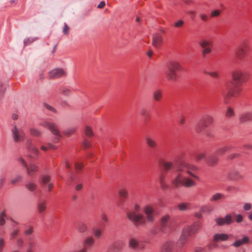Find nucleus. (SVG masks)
I'll return each mask as SVG.
<instances>
[{
    "instance_id": "nucleus-1",
    "label": "nucleus",
    "mask_w": 252,
    "mask_h": 252,
    "mask_svg": "<svg viewBox=\"0 0 252 252\" xmlns=\"http://www.w3.org/2000/svg\"><path fill=\"white\" fill-rule=\"evenodd\" d=\"M172 169H175L178 172L176 177L172 181V185L175 188L182 186L190 188L195 185V182L191 179L185 177L184 173H187L193 178L199 180V177L194 173L198 170L195 165L189 164L183 160L181 157H177Z\"/></svg>"
},
{
    "instance_id": "nucleus-2",
    "label": "nucleus",
    "mask_w": 252,
    "mask_h": 252,
    "mask_svg": "<svg viewBox=\"0 0 252 252\" xmlns=\"http://www.w3.org/2000/svg\"><path fill=\"white\" fill-rule=\"evenodd\" d=\"M232 78L234 81L233 86L228 85L229 91L223 94L224 101L226 104L229 102L230 97H235L240 93L242 90L239 86L247 81L248 74L239 70H235L232 73Z\"/></svg>"
},
{
    "instance_id": "nucleus-3",
    "label": "nucleus",
    "mask_w": 252,
    "mask_h": 252,
    "mask_svg": "<svg viewBox=\"0 0 252 252\" xmlns=\"http://www.w3.org/2000/svg\"><path fill=\"white\" fill-rule=\"evenodd\" d=\"M201 222L200 220L194 222L190 226L185 227L182 231L181 236L177 243L178 247L182 248L187 242L190 236L197 233L201 227Z\"/></svg>"
},
{
    "instance_id": "nucleus-4",
    "label": "nucleus",
    "mask_w": 252,
    "mask_h": 252,
    "mask_svg": "<svg viewBox=\"0 0 252 252\" xmlns=\"http://www.w3.org/2000/svg\"><path fill=\"white\" fill-rule=\"evenodd\" d=\"M167 69L165 71L167 79L169 81H176L180 78L184 72V68L176 61L169 62L166 65Z\"/></svg>"
},
{
    "instance_id": "nucleus-5",
    "label": "nucleus",
    "mask_w": 252,
    "mask_h": 252,
    "mask_svg": "<svg viewBox=\"0 0 252 252\" xmlns=\"http://www.w3.org/2000/svg\"><path fill=\"white\" fill-rule=\"evenodd\" d=\"M159 164L162 170L159 176V183L162 189L165 190L169 188V186L165 183L166 178V174L169 171L172 169L174 166V163L172 161H166L163 159H161L159 161Z\"/></svg>"
},
{
    "instance_id": "nucleus-6",
    "label": "nucleus",
    "mask_w": 252,
    "mask_h": 252,
    "mask_svg": "<svg viewBox=\"0 0 252 252\" xmlns=\"http://www.w3.org/2000/svg\"><path fill=\"white\" fill-rule=\"evenodd\" d=\"M176 223L175 219L169 215H165L160 219V230L164 233H170L176 227Z\"/></svg>"
},
{
    "instance_id": "nucleus-7",
    "label": "nucleus",
    "mask_w": 252,
    "mask_h": 252,
    "mask_svg": "<svg viewBox=\"0 0 252 252\" xmlns=\"http://www.w3.org/2000/svg\"><path fill=\"white\" fill-rule=\"evenodd\" d=\"M134 209V210L127 213V217L128 220L136 227L145 224L146 220L144 216L141 214L136 213L139 211L140 206L138 204H136Z\"/></svg>"
},
{
    "instance_id": "nucleus-8",
    "label": "nucleus",
    "mask_w": 252,
    "mask_h": 252,
    "mask_svg": "<svg viewBox=\"0 0 252 252\" xmlns=\"http://www.w3.org/2000/svg\"><path fill=\"white\" fill-rule=\"evenodd\" d=\"M251 47L248 41H243L235 51V56L239 60L244 59L251 51Z\"/></svg>"
},
{
    "instance_id": "nucleus-9",
    "label": "nucleus",
    "mask_w": 252,
    "mask_h": 252,
    "mask_svg": "<svg viewBox=\"0 0 252 252\" xmlns=\"http://www.w3.org/2000/svg\"><path fill=\"white\" fill-rule=\"evenodd\" d=\"M214 122L213 117L208 114L203 115L201 118L196 128L197 133L204 131L206 128L212 125Z\"/></svg>"
},
{
    "instance_id": "nucleus-10",
    "label": "nucleus",
    "mask_w": 252,
    "mask_h": 252,
    "mask_svg": "<svg viewBox=\"0 0 252 252\" xmlns=\"http://www.w3.org/2000/svg\"><path fill=\"white\" fill-rule=\"evenodd\" d=\"M40 125L42 126L47 128L54 135L57 136V137L54 140V142L55 143H57L59 141L60 138L61 137V134L55 124L48 121H44L41 123Z\"/></svg>"
},
{
    "instance_id": "nucleus-11",
    "label": "nucleus",
    "mask_w": 252,
    "mask_h": 252,
    "mask_svg": "<svg viewBox=\"0 0 252 252\" xmlns=\"http://www.w3.org/2000/svg\"><path fill=\"white\" fill-rule=\"evenodd\" d=\"M199 44L203 49L202 56L203 58H205L207 55L212 52V48L213 46V41L211 39H202L199 41Z\"/></svg>"
},
{
    "instance_id": "nucleus-12",
    "label": "nucleus",
    "mask_w": 252,
    "mask_h": 252,
    "mask_svg": "<svg viewBox=\"0 0 252 252\" xmlns=\"http://www.w3.org/2000/svg\"><path fill=\"white\" fill-rule=\"evenodd\" d=\"M195 160L197 161H200L203 159H205L207 164L210 166L215 165L218 162L219 158L215 155H211L207 158L204 153H200L195 155Z\"/></svg>"
},
{
    "instance_id": "nucleus-13",
    "label": "nucleus",
    "mask_w": 252,
    "mask_h": 252,
    "mask_svg": "<svg viewBox=\"0 0 252 252\" xmlns=\"http://www.w3.org/2000/svg\"><path fill=\"white\" fill-rule=\"evenodd\" d=\"M19 233V229H15L10 233L9 236V240L13 241L15 240V244L16 246L19 249H22L25 244L24 239L21 237H16L18 236Z\"/></svg>"
},
{
    "instance_id": "nucleus-14",
    "label": "nucleus",
    "mask_w": 252,
    "mask_h": 252,
    "mask_svg": "<svg viewBox=\"0 0 252 252\" xmlns=\"http://www.w3.org/2000/svg\"><path fill=\"white\" fill-rule=\"evenodd\" d=\"M18 161L26 169L27 174L30 176H32L39 169L38 167L34 164L28 165L22 158H19Z\"/></svg>"
},
{
    "instance_id": "nucleus-15",
    "label": "nucleus",
    "mask_w": 252,
    "mask_h": 252,
    "mask_svg": "<svg viewBox=\"0 0 252 252\" xmlns=\"http://www.w3.org/2000/svg\"><path fill=\"white\" fill-rule=\"evenodd\" d=\"M12 136L15 142L22 141L26 138V135L24 131L21 129H18L14 126L12 129Z\"/></svg>"
},
{
    "instance_id": "nucleus-16",
    "label": "nucleus",
    "mask_w": 252,
    "mask_h": 252,
    "mask_svg": "<svg viewBox=\"0 0 252 252\" xmlns=\"http://www.w3.org/2000/svg\"><path fill=\"white\" fill-rule=\"evenodd\" d=\"M50 181V176L48 175H43L41 177L40 185L43 189H45L46 187H47V190L50 192L54 187L53 183H51Z\"/></svg>"
},
{
    "instance_id": "nucleus-17",
    "label": "nucleus",
    "mask_w": 252,
    "mask_h": 252,
    "mask_svg": "<svg viewBox=\"0 0 252 252\" xmlns=\"http://www.w3.org/2000/svg\"><path fill=\"white\" fill-rule=\"evenodd\" d=\"M218 225H229L233 222V219L231 215H226L224 218H218L215 220Z\"/></svg>"
},
{
    "instance_id": "nucleus-18",
    "label": "nucleus",
    "mask_w": 252,
    "mask_h": 252,
    "mask_svg": "<svg viewBox=\"0 0 252 252\" xmlns=\"http://www.w3.org/2000/svg\"><path fill=\"white\" fill-rule=\"evenodd\" d=\"M65 75V72L62 68H56L51 70L48 75L49 79L58 78Z\"/></svg>"
},
{
    "instance_id": "nucleus-19",
    "label": "nucleus",
    "mask_w": 252,
    "mask_h": 252,
    "mask_svg": "<svg viewBox=\"0 0 252 252\" xmlns=\"http://www.w3.org/2000/svg\"><path fill=\"white\" fill-rule=\"evenodd\" d=\"M27 248L25 252H34L36 247V243L33 236L29 237L27 239Z\"/></svg>"
},
{
    "instance_id": "nucleus-20",
    "label": "nucleus",
    "mask_w": 252,
    "mask_h": 252,
    "mask_svg": "<svg viewBox=\"0 0 252 252\" xmlns=\"http://www.w3.org/2000/svg\"><path fill=\"white\" fill-rule=\"evenodd\" d=\"M227 178L229 180L238 181L242 179L243 176L238 171L233 170L228 173Z\"/></svg>"
},
{
    "instance_id": "nucleus-21",
    "label": "nucleus",
    "mask_w": 252,
    "mask_h": 252,
    "mask_svg": "<svg viewBox=\"0 0 252 252\" xmlns=\"http://www.w3.org/2000/svg\"><path fill=\"white\" fill-rule=\"evenodd\" d=\"M94 244V239L92 236L87 237L83 243V247L82 248L83 250H85V251L87 252L88 250H90L92 248Z\"/></svg>"
},
{
    "instance_id": "nucleus-22",
    "label": "nucleus",
    "mask_w": 252,
    "mask_h": 252,
    "mask_svg": "<svg viewBox=\"0 0 252 252\" xmlns=\"http://www.w3.org/2000/svg\"><path fill=\"white\" fill-rule=\"evenodd\" d=\"M27 148L29 152L31 153L32 157L34 158L39 154V150L32 145L31 140L29 139L27 142Z\"/></svg>"
},
{
    "instance_id": "nucleus-23",
    "label": "nucleus",
    "mask_w": 252,
    "mask_h": 252,
    "mask_svg": "<svg viewBox=\"0 0 252 252\" xmlns=\"http://www.w3.org/2000/svg\"><path fill=\"white\" fill-rule=\"evenodd\" d=\"M144 213L146 215L147 220L153 222L154 220V210L150 206H146L145 208Z\"/></svg>"
},
{
    "instance_id": "nucleus-24",
    "label": "nucleus",
    "mask_w": 252,
    "mask_h": 252,
    "mask_svg": "<svg viewBox=\"0 0 252 252\" xmlns=\"http://www.w3.org/2000/svg\"><path fill=\"white\" fill-rule=\"evenodd\" d=\"M123 247V243L121 241L114 242L108 249V252H120Z\"/></svg>"
},
{
    "instance_id": "nucleus-25",
    "label": "nucleus",
    "mask_w": 252,
    "mask_h": 252,
    "mask_svg": "<svg viewBox=\"0 0 252 252\" xmlns=\"http://www.w3.org/2000/svg\"><path fill=\"white\" fill-rule=\"evenodd\" d=\"M239 121L241 124L252 122V113L246 112L242 114L240 116Z\"/></svg>"
},
{
    "instance_id": "nucleus-26",
    "label": "nucleus",
    "mask_w": 252,
    "mask_h": 252,
    "mask_svg": "<svg viewBox=\"0 0 252 252\" xmlns=\"http://www.w3.org/2000/svg\"><path fill=\"white\" fill-rule=\"evenodd\" d=\"M46 209V200L45 198H40L37 201V210L39 214H41Z\"/></svg>"
},
{
    "instance_id": "nucleus-27",
    "label": "nucleus",
    "mask_w": 252,
    "mask_h": 252,
    "mask_svg": "<svg viewBox=\"0 0 252 252\" xmlns=\"http://www.w3.org/2000/svg\"><path fill=\"white\" fill-rule=\"evenodd\" d=\"M129 247L134 249L142 250L144 248V246L142 243H139L134 238H131L129 240Z\"/></svg>"
},
{
    "instance_id": "nucleus-28",
    "label": "nucleus",
    "mask_w": 252,
    "mask_h": 252,
    "mask_svg": "<svg viewBox=\"0 0 252 252\" xmlns=\"http://www.w3.org/2000/svg\"><path fill=\"white\" fill-rule=\"evenodd\" d=\"M174 245L173 241L166 242L162 246L160 252H172Z\"/></svg>"
},
{
    "instance_id": "nucleus-29",
    "label": "nucleus",
    "mask_w": 252,
    "mask_h": 252,
    "mask_svg": "<svg viewBox=\"0 0 252 252\" xmlns=\"http://www.w3.org/2000/svg\"><path fill=\"white\" fill-rule=\"evenodd\" d=\"M229 235L224 233H217L213 236V241L215 242L227 241Z\"/></svg>"
},
{
    "instance_id": "nucleus-30",
    "label": "nucleus",
    "mask_w": 252,
    "mask_h": 252,
    "mask_svg": "<svg viewBox=\"0 0 252 252\" xmlns=\"http://www.w3.org/2000/svg\"><path fill=\"white\" fill-rule=\"evenodd\" d=\"M249 241L250 238L248 236H245L242 239L235 241L232 245L236 248H238L244 244L249 243Z\"/></svg>"
},
{
    "instance_id": "nucleus-31",
    "label": "nucleus",
    "mask_w": 252,
    "mask_h": 252,
    "mask_svg": "<svg viewBox=\"0 0 252 252\" xmlns=\"http://www.w3.org/2000/svg\"><path fill=\"white\" fill-rule=\"evenodd\" d=\"M233 147L231 145H228L218 149L213 155H215L218 158V156H221L223 155L226 152L232 149Z\"/></svg>"
},
{
    "instance_id": "nucleus-32",
    "label": "nucleus",
    "mask_w": 252,
    "mask_h": 252,
    "mask_svg": "<svg viewBox=\"0 0 252 252\" xmlns=\"http://www.w3.org/2000/svg\"><path fill=\"white\" fill-rule=\"evenodd\" d=\"M162 42V37L160 34L157 33L153 35L152 44L155 47H157L160 46Z\"/></svg>"
},
{
    "instance_id": "nucleus-33",
    "label": "nucleus",
    "mask_w": 252,
    "mask_h": 252,
    "mask_svg": "<svg viewBox=\"0 0 252 252\" xmlns=\"http://www.w3.org/2000/svg\"><path fill=\"white\" fill-rule=\"evenodd\" d=\"M140 114L141 116L144 118V121L145 122L149 121L151 118L150 111L145 108H142L140 111Z\"/></svg>"
},
{
    "instance_id": "nucleus-34",
    "label": "nucleus",
    "mask_w": 252,
    "mask_h": 252,
    "mask_svg": "<svg viewBox=\"0 0 252 252\" xmlns=\"http://www.w3.org/2000/svg\"><path fill=\"white\" fill-rule=\"evenodd\" d=\"M153 98L156 101H159L162 97V92L160 90H157L153 92Z\"/></svg>"
},
{
    "instance_id": "nucleus-35",
    "label": "nucleus",
    "mask_w": 252,
    "mask_h": 252,
    "mask_svg": "<svg viewBox=\"0 0 252 252\" xmlns=\"http://www.w3.org/2000/svg\"><path fill=\"white\" fill-rule=\"evenodd\" d=\"M76 229L81 233H84L87 230V225L82 222H79L76 226Z\"/></svg>"
},
{
    "instance_id": "nucleus-36",
    "label": "nucleus",
    "mask_w": 252,
    "mask_h": 252,
    "mask_svg": "<svg viewBox=\"0 0 252 252\" xmlns=\"http://www.w3.org/2000/svg\"><path fill=\"white\" fill-rule=\"evenodd\" d=\"M5 219H8L5 210H3L0 213V226H3L5 224Z\"/></svg>"
},
{
    "instance_id": "nucleus-37",
    "label": "nucleus",
    "mask_w": 252,
    "mask_h": 252,
    "mask_svg": "<svg viewBox=\"0 0 252 252\" xmlns=\"http://www.w3.org/2000/svg\"><path fill=\"white\" fill-rule=\"evenodd\" d=\"M147 145L151 148H154L157 147V143L152 138L148 137L146 139Z\"/></svg>"
},
{
    "instance_id": "nucleus-38",
    "label": "nucleus",
    "mask_w": 252,
    "mask_h": 252,
    "mask_svg": "<svg viewBox=\"0 0 252 252\" xmlns=\"http://www.w3.org/2000/svg\"><path fill=\"white\" fill-rule=\"evenodd\" d=\"M205 73L208 74L211 76L212 77L216 79H220V75L219 72L217 71H205Z\"/></svg>"
},
{
    "instance_id": "nucleus-39",
    "label": "nucleus",
    "mask_w": 252,
    "mask_h": 252,
    "mask_svg": "<svg viewBox=\"0 0 252 252\" xmlns=\"http://www.w3.org/2000/svg\"><path fill=\"white\" fill-rule=\"evenodd\" d=\"M25 186L26 189L31 191H34L37 187L36 184L32 182L27 183Z\"/></svg>"
},
{
    "instance_id": "nucleus-40",
    "label": "nucleus",
    "mask_w": 252,
    "mask_h": 252,
    "mask_svg": "<svg viewBox=\"0 0 252 252\" xmlns=\"http://www.w3.org/2000/svg\"><path fill=\"white\" fill-rule=\"evenodd\" d=\"M223 197L224 196L220 193H217L212 195L211 198L210 199V200L211 201H216L220 199Z\"/></svg>"
},
{
    "instance_id": "nucleus-41",
    "label": "nucleus",
    "mask_w": 252,
    "mask_h": 252,
    "mask_svg": "<svg viewBox=\"0 0 252 252\" xmlns=\"http://www.w3.org/2000/svg\"><path fill=\"white\" fill-rule=\"evenodd\" d=\"M84 164L81 162H75V168L77 172H80L84 167Z\"/></svg>"
},
{
    "instance_id": "nucleus-42",
    "label": "nucleus",
    "mask_w": 252,
    "mask_h": 252,
    "mask_svg": "<svg viewBox=\"0 0 252 252\" xmlns=\"http://www.w3.org/2000/svg\"><path fill=\"white\" fill-rule=\"evenodd\" d=\"M85 134L86 136L90 137L93 135V132L92 128L89 126H86L85 130Z\"/></svg>"
},
{
    "instance_id": "nucleus-43",
    "label": "nucleus",
    "mask_w": 252,
    "mask_h": 252,
    "mask_svg": "<svg viewBox=\"0 0 252 252\" xmlns=\"http://www.w3.org/2000/svg\"><path fill=\"white\" fill-rule=\"evenodd\" d=\"M22 179V176L21 175H17L16 177L10 180V183L12 185H15L19 182L21 181Z\"/></svg>"
},
{
    "instance_id": "nucleus-44",
    "label": "nucleus",
    "mask_w": 252,
    "mask_h": 252,
    "mask_svg": "<svg viewBox=\"0 0 252 252\" xmlns=\"http://www.w3.org/2000/svg\"><path fill=\"white\" fill-rule=\"evenodd\" d=\"M30 131L31 134L33 136H39L41 134L40 131L34 128H31Z\"/></svg>"
},
{
    "instance_id": "nucleus-45",
    "label": "nucleus",
    "mask_w": 252,
    "mask_h": 252,
    "mask_svg": "<svg viewBox=\"0 0 252 252\" xmlns=\"http://www.w3.org/2000/svg\"><path fill=\"white\" fill-rule=\"evenodd\" d=\"M234 111L231 107H228L226 112L225 115L227 117H231L234 115Z\"/></svg>"
},
{
    "instance_id": "nucleus-46",
    "label": "nucleus",
    "mask_w": 252,
    "mask_h": 252,
    "mask_svg": "<svg viewBox=\"0 0 252 252\" xmlns=\"http://www.w3.org/2000/svg\"><path fill=\"white\" fill-rule=\"evenodd\" d=\"M94 234L96 239H99L101 237L102 234V231L100 229H97L94 231Z\"/></svg>"
},
{
    "instance_id": "nucleus-47",
    "label": "nucleus",
    "mask_w": 252,
    "mask_h": 252,
    "mask_svg": "<svg viewBox=\"0 0 252 252\" xmlns=\"http://www.w3.org/2000/svg\"><path fill=\"white\" fill-rule=\"evenodd\" d=\"M5 87L2 83L0 84V99L2 98L4 95L5 91Z\"/></svg>"
},
{
    "instance_id": "nucleus-48",
    "label": "nucleus",
    "mask_w": 252,
    "mask_h": 252,
    "mask_svg": "<svg viewBox=\"0 0 252 252\" xmlns=\"http://www.w3.org/2000/svg\"><path fill=\"white\" fill-rule=\"evenodd\" d=\"M76 131L75 127H72L64 131V133L67 135H70Z\"/></svg>"
},
{
    "instance_id": "nucleus-49",
    "label": "nucleus",
    "mask_w": 252,
    "mask_h": 252,
    "mask_svg": "<svg viewBox=\"0 0 252 252\" xmlns=\"http://www.w3.org/2000/svg\"><path fill=\"white\" fill-rule=\"evenodd\" d=\"M119 195L121 197L126 199L127 196V192L125 189H122L119 191Z\"/></svg>"
},
{
    "instance_id": "nucleus-50",
    "label": "nucleus",
    "mask_w": 252,
    "mask_h": 252,
    "mask_svg": "<svg viewBox=\"0 0 252 252\" xmlns=\"http://www.w3.org/2000/svg\"><path fill=\"white\" fill-rule=\"evenodd\" d=\"M200 210L202 213H209L212 211V209L210 208V207L209 206H205L202 207L201 208Z\"/></svg>"
},
{
    "instance_id": "nucleus-51",
    "label": "nucleus",
    "mask_w": 252,
    "mask_h": 252,
    "mask_svg": "<svg viewBox=\"0 0 252 252\" xmlns=\"http://www.w3.org/2000/svg\"><path fill=\"white\" fill-rule=\"evenodd\" d=\"M33 232V228L32 226H30L28 229L24 231V233L25 235L29 236L32 234Z\"/></svg>"
},
{
    "instance_id": "nucleus-52",
    "label": "nucleus",
    "mask_w": 252,
    "mask_h": 252,
    "mask_svg": "<svg viewBox=\"0 0 252 252\" xmlns=\"http://www.w3.org/2000/svg\"><path fill=\"white\" fill-rule=\"evenodd\" d=\"M70 28L66 24V23H64V27L63 28V33L65 35H68L69 34V31Z\"/></svg>"
},
{
    "instance_id": "nucleus-53",
    "label": "nucleus",
    "mask_w": 252,
    "mask_h": 252,
    "mask_svg": "<svg viewBox=\"0 0 252 252\" xmlns=\"http://www.w3.org/2000/svg\"><path fill=\"white\" fill-rule=\"evenodd\" d=\"M36 38H28L24 40V45L25 46L29 45L31 44L33 42H34Z\"/></svg>"
},
{
    "instance_id": "nucleus-54",
    "label": "nucleus",
    "mask_w": 252,
    "mask_h": 252,
    "mask_svg": "<svg viewBox=\"0 0 252 252\" xmlns=\"http://www.w3.org/2000/svg\"><path fill=\"white\" fill-rule=\"evenodd\" d=\"M184 24V22L182 20H179L177 22H175L174 25L176 28H179L182 27Z\"/></svg>"
},
{
    "instance_id": "nucleus-55",
    "label": "nucleus",
    "mask_w": 252,
    "mask_h": 252,
    "mask_svg": "<svg viewBox=\"0 0 252 252\" xmlns=\"http://www.w3.org/2000/svg\"><path fill=\"white\" fill-rule=\"evenodd\" d=\"M188 204L183 203L178 205V208L181 211H185L187 209Z\"/></svg>"
},
{
    "instance_id": "nucleus-56",
    "label": "nucleus",
    "mask_w": 252,
    "mask_h": 252,
    "mask_svg": "<svg viewBox=\"0 0 252 252\" xmlns=\"http://www.w3.org/2000/svg\"><path fill=\"white\" fill-rule=\"evenodd\" d=\"M62 93L65 95H68L71 93V91L67 88H63L62 90Z\"/></svg>"
},
{
    "instance_id": "nucleus-57",
    "label": "nucleus",
    "mask_w": 252,
    "mask_h": 252,
    "mask_svg": "<svg viewBox=\"0 0 252 252\" xmlns=\"http://www.w3.org/2000/svg\"><path fill=\"white\" fill-rule=\"evenodd\" d=\"M83 145L85 148H88L91 145L90 141L87 139H85L83 142Z\"/></svg>"
},
{
    "instance_id": "nucleus-58",
    "label": "nucleus",
    "mask_w": 252,
    "mask_h": 252,
    "mask_svg": "<svg viewBox=\"0 0 252 252\" xmlns=\"http://www.w3.org/2000/svg\"><path fill=\"white\" fill-rule=\"evenodd\" d=\"M220 11L219 10H215L212 11L211 16L213 17H218L220 15Z\"/></svg>"
},
{
    "instance_id": "nucleus-59",
    "label": "nucleus",
    "mask_w": 252,
    "mask_h": 252,
    "mask_svg": "<svg viewBox=\"0 0 252 252\" xmlns=\"http://www.w3.org/2000/svg\"><path fill=\"white\" fill-rule=\"evenodd\" d=\"M240 156V154L238 153L232 154L228 156V159H231L236 158H238Z\"/></svg>"
},
{
    "instance_id": "nucleus-60",
    "label": "nucleus",
    "mask_w": 252,
    "mask_h": 252,
    "mask_svg": "<svg viewBox=\"0 0 252 252\" xmlns=\"http://www.w3.org/2000/svg\"><path fill=\"white\" fill-rule=\"evenodd\" d=\"M6 181V178L4 176L0 177V189H1Z\"/></svg>"
},
{
    "instance_id": "nucleus-61",
    "label": "nucleus",
    "mask_w": 252,
    "mask_h": 252,
    "mask_svg": "<svg viewBox=\"0 0 252 252\" xmlns=\"http://www.w3.org/2000/svg\"><path fill=\"white\" fill-rule=\"evenodd\" d=\"M5 245V242L3 238H0V252H1Z\"/></svg>"
},
{
    "instance_id": "nucleus-62",
    "label": "nucleus",
    "mask_w": 252,
    "mask_h": 252,
    "mask_svg": "<svg viewBox=\"0 0 252 252\" xmlns=\"http://www.w3.org/2000/svg\"><path fill=\"white\" fill-rule=\"evenodd\" d=\"M243 216L241 214H238L237 215L236 218V221L238 223H240L243 221Z\"/></svg>"
},
{
    "instance_id": "nucleus-63",
    "label": "nucleus",
    "mask_w": 252,
    "mask_h": 252,
    "mask_svg": "<svg viewBox=\"0 0 252 252\" xmlns=\"http://www.w3.org/2000/svg\"><path fill=\"white\" fill-rule=\"evenodd\" d=\"M243 208L245 211H249L251 209L252 205L250 203H247L244 204Z\"/></svg>"
},
{
    "instance_id": "nucleus-64",
    "label": "nucleus",
    "mask_w": 252,
    "mask_h": 252,
    "mask_svg": "<svg viewBox=\"0 0 252 252\" xmlns=\"http://www.w3.org/2000/svg\"><path fill=\"white\" fill-rule=\"evenodd\" d=\"M47 147L48 148V149H51V150H55L57 148V147L56 146H55L54 145H53L52 143H48L47 144Z\"/></svg>"
}]
</instances>
